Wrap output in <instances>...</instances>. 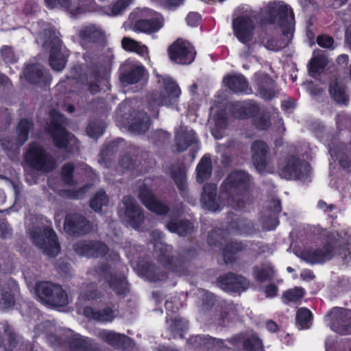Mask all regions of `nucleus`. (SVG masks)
<instances>
[{
  "label": "nucleus",
  "mask_w": 351,
  "mask_h": 351,
  "mask_svg": "<svg viewBox=\"0 0 351 351\" xmlns=\"http://www.w3.org/2000/svg\"><path fill=\"white\" fill-rule=\"evenodd\" d=\"M109 199L104 191L97 192L90 199V207L95 212L101 210L104 206L108 204Z\"/></svg>",
  "instance_id": "56"
},
{
  "label": "nucleus",
  "mask_w": 351,
  "mask_h": 351,
  "mask_svg": "<svg viewBox=\"0 0 351 351\" xmlns=\"http://www.w3.org/2000/svg\"><path fill=\"white\" fill-rule=\"evenodd\" d=\"M15 304V297L12 289L8 285H3L0 289V307L9 308Z\"/></svg>",
  "instance_id": "52"
},
{
  "label": "nucleus",
  "mask_w": 351,
  "mask_h": 351,
  "mask_svg": "<svg viewBox=\"0 0 351 351\" xmlns=\"http://www.w3.org/2000/svg\"><path fill=\"white\" fill-rule=\"evenodd\" d=\"M78 334L70 332L58 331L47 334V340L49 345L54 348H68L69 351L73 350L72 341L77 339Z\"/></svg>",
  "instance_id": "34"
},
{
  "label": "nucleus",
  "mask_w": 351,
  "mask_h": 351,
  "mask_svg": "<svg viewBox=\"0 0 351 351\" xmlns=\"http://www.w3.org/2000/svg\"><path fill=\"white\" fill-rule=\"evenodd\" d=\"M119 313V311L114 305L106 306L99 309L91 306L83 308V315L86 318L101 324L112 323L118 317Z\"/></svg>",
  "instance_id": "23"
},
{
  "label": "nucleus",
  "mask_w": 351,
  "mask_h": 351,
  "mask_svg": "<svg viewBox=\"0 0 351 351\" xmlns=\"http://www.w3.org/2000/svg\"><path fill=\"white\" fill-rule=\"evenodd\" d=\"M311 171V165L296 156H290L281 169L282 176L287 180H300L308 176Z\"/></svg>",
  "instance_id": "14"
},
{
  "label": "nucleus",
  "mask_w": 351,
  "mask_h": 351,
  "mask_svg": "<svg viewBox=\"0 0 351 351\" xmlns=\"http://www.w3.org/2000/svg\"><path fill=\"white\" fill-rule=\"evenodd\" d=\"M196 179L199 183L208 180L212 174V161L209 154H204L196 167Z\"/></svg>",
  "instance_id": "46"
},
{
  "label": "nucleus",
  "mask_w": 351,
  "mask_h": 351,
  "mask_svg": "<svg viewBox=\"0 0 351 351\" xmlns=\"http://www.w3.org/2000/svg\"><path fill=\"white\" fill-rule=\"evenodd\" d=\"M163 26L161 14L154 12L149 19H141L134 22L133 29L137 32L152 34L159 31Z\"/></svg>",
  "instance_id": "30"
},
{
  "label": "nucleus",
  "mask_w": 351,
  "mask_h": 351,
  "mask_svg": "<svg viewBox=\"0 0 351 351\" xmlns=\"http://www.w3.org/2000/svg\"><path fill=\"white\" fill-rule=\"evenodd\" d=\"M252 276L256 282L263 283L272 280L276 276V271L271 263H263L261 267L252 268Z\"/></svg>",
  "instance_id": "44"
},
{
  "label": "nucleus",
  "mask_w": 351,
  "mask_h": 351,
  "mask_svg": "<svg viewBox=\"0 0 351 351\" xmlns=\"http://www.w3.org/2000/svg\"><path fill=\"white\" fill-rule=\"evenodd\" d=\"M73 248L77 254L86 258L104 257L109 250L105 243L93 240L80 241L73 245Z\"/></svg>",
  "instance_id": "20"
},
{
  "label": "nucleus",
  "mask_w": 351,
  "mask_h": 351,
  "mask_svg": "<svg viewBox=\"0 0 351 351\" xmlns=\"http://www.w3.org/2000/svg\"><path fill=\"white\" fill-rule=\"evenodd\" d=\"M81 45L84 49L93 46L104 47L106 39L104 31L95 24H89L81 27L78 33Z\"/></svg>",
  "instance_id": "17"
},
{
  "label": "nucleus",
  "mask_w": 351,
  "mask_h": 351,
  "mask_svg": "<svg viewBox=\"0 0 351 351\" xmlns=\"http://www.w3.org/2000/svg\"><path fill=\"white\" fill-rule=\"evenodd\" d=\"M132 1V0H117L108 7L109 14L111 16L121 14Z\"/></svg>",
  "instance_id": "63"
},
{
  "label": "nucleus",
  "mask_w": 351,
  "mask_h": 351,
  "mask_svg": "<svg viewBox=\"0 0 351 351\" xmlns=\"http://www.w3.org/2000/svg\"><path fill=\"white\" fill-rule=\"evenodd\" d=\"M50 48L49 64L51 68L56 71H62L66 66L69 54L62 51V42L54 37Z\"/></svg>",
  "instance_id": "29"
},
{
  "label": "nucleus",
  "mask_w": 351,
  "mask_h": 351,
  "mask_svg": "<svg viewBox=\"0 0 351 351\" xmlns=\"http://www.w3.org/2000/svg\"><path fill=\"white\" fill-rule=\"evenodd\" d=\"M244 241L241 240H231L221 247V255L226 264L235 263L239 253L245 252Z\"/></svg>",
  "instance_id": "36"
},
{
  "label": "nucleus",
  "mask_w": 351,
  "mask_h": 351,
  "mask_svg": "<svg viewBox=\"0 0 351 351\" xmlns=\"http://www.w3.org/2000/svg\"><path fill=\"white\" fill-rule=\"evenodd\" d=\"M23 73L27 82L40 87L49 86L52 80L49 70L38 63L27 64Z\"/></svg>",
  "instance_id": "21"
},
{
  "label": "nucleus",
  "mask_w": 351,
  "mask_h": 351,
  "mask_svg": "<svg viewBox=\"0 0 351 351\" xmlns=\"http://www.w3.org/2000/svg\"><path fill=\"white\" fill-rule=\"evenodd\" d=\"M181 90L177 82L170 77H162V89L160 93H153L149 96L156 106H173L178 102Z\"/></svg>",
  "instance_id": "12"
},
{
  "label": "nucleus",
  "mask_w": 351,
  "mask_h": 351,
  "mask_svg": "<svg viewBox=\"0 0 351 351\" xmlns=\"http://www.w3.org/2000/svg\"><path fill=\"white\" fill-rule=\"evenodd\" d=\"M138 268L140 274L149 282L165 281L168 278L167 273L152 262L141 263Z\"/></svg>",
  "instance_id": "33"
},
{
  "label": "nucleus",
  "mask_w": 351,
  "mask_h": 351,
  "mask_svg": "<svg viewBox=\"0 0 351 351\" xmlns=\"http://www.w3.org/2000/svg\"><path fill=\"white\" fill-rule=\"evenodd\" d=\"M132 117L129 125L130 131L138 134H145L149 128L151 119L147 113L142 110H136L130 115Z\"/></svg>",
  "instance_id": "35"
},
{
  "label": "nucleus",
  "mask_w": 351,
  "mask_h": 351,
  "mask_svg": "<svg viewBox=\"0 0 351 351\" xmlns=\"http://www.w3.org/2000/svg\"><path fill=\"white\" fill-rule=\"evenodd\" d=\"M34 123L32 119L27 118H22L16 125V141L19 146L23 145L29 138V134L33 130Z\"/></svg>",
  "instance_id": "47"
},
{
  "label": "nucleus",
  "mask_w": 351,
  "mask_h": 351,
  "mask_svg": "<svg viewBox=\"0 0 351 351\" xmlns=\"http://www.w3.org/2000/svg\"><path fill=\"white\" fill-rule=\"evenodd\" d=\"M233 341H241L242 348L243 351H265L262 339L254 333L251 335L243 337L242 335H239L232 339L231 343Z\"/></svg>",
  "instance_id": "39"
},
{
  "label": "nucleus",
  "mask_w": 351,
  "mask_h": 351,
  "mask_svg": "<svg viewBox=\"0 0 351 351\" xmlns=\"http://www.w3.org/2000/svg\"><path fill=\"white\" fill-rule=\"evenodd\" d=\"M321 247L308 249L302 252V258L311 265L323 264L335 255L343 264L351 265V230L345 228L335 232L324 230L320 234Z\"/></svg>",
  "instance_id": "1"
},
{
  "label": "nucleus",
  "mask_w": 351,
  "mask_h": 351,
  "mask_svg": "<svg viewBox=\"0 0 351 351\" xmlns=\"http://www.w3.org/2000/svg\"><path fill=\"white\" fill-rule=\"evenodd\" d=\"M187 343L194 348H206L212 349L215 346L223 348V339L215 338L210 335H197L187 339Z\"/></svg>",
  "instance_id": "37"
},
{
  "label": "nucleus",
  "mask_w": 351,
  "mask_h": 351,
  "mask_svg": "<svg viewBox=\"0 0 351 351\" xmlns=\"http://www.w3.org/2000/svg\"><path fill=\"white\" fill-rule=\"evenodd\" d=\"M154 250L159 253L158 261L164 268L180 276L186 274L189 260L181 254L177 256L172 255V245L157 241L154 243Z\"/></svg>",
  "instance_id": "6"
},
{
  "label": "nucleus",
  "mask_w": 351,
  "mask_h": 351,
  "mask_svg": "<svg viewBox=\"0 0 351 351\" xmlns=\"http://www.w3.org/2000/svg\"><path fill=\"white\" fill-rule=\"evenodd\" d=\"M167 54L171 62L189 65L195 60L196 51L189 41L179 38L168 47Z\"/></svg>",
  "instance_id": "11"
},
{
  "label": "nucleus",
  "mask_w": 351,
  "mask_h": 351,
  "mask_svg": "<svg viewBox=\"0 0 351 351\" xmlns=\"http://www.w3.org/2000/svg\"><path fill=\"white\" fill-rule=\"evenodd\" d=\"M138 198L147 210L157 215H167L170 211L169 205L161 202L153 189L146 184L139 186Z\"/></svg>",
  "instance_id": "13"
},
{
  "label": "nucleus",
  "mask_w": 351,
  "mask_h": 351,
  "mask_svg": "<svg viewBox=\"0 0 351 351\" xmlns=\"http://www.w3.org/2000/svg\"><path fill=\"white\" fill-rule=\"evenodd\" d=\"M285 36L287 37V39L286 42H280L274 38H269L266 43V47L274 51H278L281 50L282 48L288 46V45L291 42V40L293 37V32H291V34H288V36Z\"/></svg>",
  "instance_id": "62"
},
{
  "label": "nucleus",
  "mask_w": 351,
  "mask_h": 351,
  "mask_svg": "<svg viewBox=\"0 0 351 351\" xmlns=\"http://www.w3.org/2000/svg\"><path fill=\"white\" fill-rule=\"evenodd\" d=\"M216 283L222 290L232 293L245 291L250 285V282L247 278L232 271L219 276L216 280Z\"/></svg>",
  "instance_id": "18"
},
{
  "label": "nucleus",
  "mask_w": 351,
  "mask_h": 351,
  "mask_svg": "<svg viewBox=\"0 0 351 351\" xmlns=\"http://www.w3.org/2000/svg\"><path fill=\"white\" fill-rule=\"evenodd\" d=\"M251 179L252 176L246 171H232L220 185L221 197H226L227 204L230 206L239 204L241 197L248 193Z\"/></svg>",
  "instance_id": "3"
},
{
  "label": "nucleus",
  "mask_w": 351,
  "mask_h": 351,
  "mask_svg": "<svg viewBox=\"0 0 351 351\" xmlns=\"http://www.w3.org/2000/svg\"><path fill=\"white\" fill-rule=\"evenodd\" d=\"M74 171L75 165L72 162L66 163L62 167L61 178L65 184L72 186L76 184L73 178Z\"/></svg>",
  "instance_id": "59"
},
{
  "label": "nucleus",
  "mask_w": 351,
  "mask_h": 351,
  "mask_svg": "<svg viewBox=\"0 0 351 351\" xmlns=\"http://www.w3.org/2000/svg\"><path fill=\"white\" fill-rule=\"evenodd\" d=\"M333 154L339 160L341 168L351 171V141L348 143H340L333 150Z\"/></svg>",
  "instance_id": "40"
},
{
  "label": "nucleus",
  "mask_w": 351,
  "mask_h": 351,
  "mask_svg": "<svg viewBox=\"0 0 351 351\" xmlns=\"http://www.w3.org/2000/svg\"><path fill=\"white\" fill-rule=\"evenodd\" d=\"M254 86L256 95L265 100H271L277 95L276 82L267 73H256Z\"/></svg>",
  "instance_id": "24"
},
{
  "label": "nucleus",
  "mask_w": 351,
  "mask_h": 351,
  "mask_svg": "<svg viewBox=\"0 0 351 351\" xmlns=\"http://www.w3.org/2000/svg\"><path fill=\"white\" fill-rule=\"evenodd\" d=\"M72 351H103L100 346L91 339L78 334L77 339L72 341Z\"/></svg>",
  "instance_id": "48"
},
{
  "label": "nucleus",
  "mask_w": 351,
  "mask_h": 351,
  "mask_svg": "<svg viewBox=\"0 0 351 351\" xmlns=\"http://www.w3.org/2000/svg\"><path fill=\"white\" fill-rule=\"evenodd\" d=\"M224 237L220 230H213L210 231L207 236V243L209 246L219 247L221 250Z\"/></svg>",
  "instance_id": "60"
},
{
  "label": "nucleus",
  "mask_w": 351,
  "mask_h": 351,
  "mask_svg": "<svg viewBox=\"0 0 351 351\" xmlns=\"http://www.w3.org/2000/svg\"><path fill=\"white\" fill-rule=\"evenodd\" d=\"M93 226L83 215L77 213H67L64 220L65 232L73 237L84 236L91 232Z\"/></svg>",
  "instance_id": "15"
},
{
  "label": "nucleus",
  "mask_w": 351,
  "mask_h": 351,
  "mask_svg": "<svg viewBox=\"0 0 351 351\" xmlns=\"http://www.w3.org/2000/svg\"><path fill=\"white\" fill-rule=\"evenodd\" d=\"M336 125L339 130L351 129V115L345 113H339L336 117Z\"/></svg>",
  "instance_id": "64"
},
{
  "label": "nucleus",
  "mask_w": 351,
  "mask_h": 351,
  "mask_svg": "<svg viewBox=\"0 0 351 351\" xmlns=\"http://www.w3.org/2000/svg\"><path fill=\"white\" fill-rule=\"evenodd\" d=\"M227 108L232 117L239 120L254 117L261 110L258 104L252 99L230 101L228 104Z\"/></svg>",
  "instance_id": "19"
},
{
  "label": "nucleus",
  "mask_w": 351,
  "mask_h": 351,
  "mask_svg": "<svg viewBox=\"0 0 351 351\" xmlns=\"http://www.w3.org/2000/svg\"><path fill=\"white\" fill-rule=\"evenodd\" d=\"M252 162L260 174H263L269 164V147L261 140H256L251 145Z\"/></svg>",
  "instance_id": "26"
},
{
  "label": "nucleus",
  "mask_w": 351,
  "mask_h": 351,
  "mask_svg": "<svg viewBox=\"0 0 351 351\" xmlns=\"http://www.w3.org/2000/svg\"><path fill=\"white\" fill-rule=\"evenodd\" d=\"M313 314L306 308H300L298 310L295 316V324L300 330L308 329L312 324Z\"/></svg>",
  "instance_id": "51"
},
{
  "label": "nucleus",
  "mask_w": 351,
  "mask_h": 351,
  "mask_svg": "<svg viewBox=\"0 0 351 351\" xmlns=\"http://www.w3.org/2000/svg\"><path fill=\"white\" fill-rule=\"evenodd\" d=\"M232 229L240 234L250 235L254 232V226L252 221L245 219H237L232 221Z\"/></svg>",
  "instance_id": "53"
},
{
  "label": "nucleus",
  "mask_w": 351,
  "mask_h": 351,
  "mask_svg": "<svg viewBox=\"0 0 351 351\" xmlns=\"http://www.w3.org/2000/svg\"><path fill=\"white\" fill-rule=\"evenodd\" d=\"M104 292L99 289L97 283L91 282L88 283L84 289L80 293V298L83 302L95 303L104 298Z\"/></svg>",
  "instance_id": "45"
},
{
  "label": "nucleus",
  "mask_w": 351,
  "mask_h": 351,
  "mask_svg": "<svg viewBox=\"0 0 351 351\" xmlns=\"http://www.w3.org/2000/svg\"><path fill=\"white\" fill-rule=\"evenodd\" d=\"M244 243L245 251H247L248 254L255 259L268 252L270 250L269 244L261 241L250 240L244 241Z\"/></svg>",
  "instance_id": "49"
},
{
  "label": "nucleus",
  "mask_w": 351,
  "mask_h": 351,
  "mask_svg": "<svg viewBox=\"0 0 351 351\" xmlns=\"http://www.w3.org/2000/svg\"><path fill=\"white\" fill-rule=\"evenodd\" d=\"M86 131L90 137L97 138L103 134L104 128L100 121L92 120L86 127Z\"/></svg>",
  "instance_id": "61"
},
{
  "label": "nucleus",
  "mask_w": 351,
  "mask_h": 351,
  "mask_svg": "<svg viewBox=\"0 0 351 351\" xmlns=\"http://www.w3.org/2000/svg\"><path fill=\"white\" fill-rule=\"evenodd\" d=\"M329 94L331 98L339 104L348 105L349 97L346 93V86L339 82L338 79H335L330 82Z\"/></svg>",
  "instance_id": "42"
},
{
  "label": "nucleus",
  "mask_w": 351,
  "mask_h": 351,
  "mask_svg": "<svg viewBox=\"0 0 351 351\" xmlns=\"http://www.w3.org/2000/svg\"><path fill=\"white\" fill-rule=\"evenodd\" d=\"M36 293L44 304L49 306L62 307L68 304V297L62 286L48 281L36 283Z\"/></svg>",
  "instance_id": "8"
},
{
  "label": "nucleus",
  "mask_w": 351,
  "mask_h": 351,
  "mask_svg": "<svg viewBox=\"0 0 351 351\" xmlns=\"http://www.w3.org/2000/svg\"><path fill=\"white\" fill-rule=\"evenodd\" d=\"M305 291L302 287H295L284 291L282 300L285 304L300 302L304 296Z\"/></svg>",
  "instance_id": "54"
},
{
  "label": "nucleus",
  "mask_w": 351,
  "mask_h": 351,
  "mask_svg": "<svg viewBox=\"0 0 351 351\" xmlns=\"http://www.w3.org/2000/svg\"><path fill=\"white\" fill-rule=\"evenodd\" d=\"M201 202L205 209L212 212L220 211L223 206L228 205L226 197H221V186L219 195H217V186L213 182L204 184L201 195Z\"/></svg>",
  "instance_id": "16"
},
{
  "label": "nucleus",
  "mask_w": 351,
  "mask_h": 351,
  "mask_svg": "<svg viewBox=\"0 0 351 351\" xmlns=\"http://www.w3.org/2000/svg\"><path fill=\"white\" fill-rule=\"evenodd\" d=\"M89 75L88 71L84 72V65L82 64H75L70 70V75L69 77L75 80L81 84L88 83V76Z\"/></svg>",
  "instance_id": "58"
},
{
  "label": "nucleus",
  "mask_w": 351,
  "mask_h": 351,
  "mask_svg": "<svg viewBox=\"0 0 351 351\" xmlns=\"http://www.w3.org/2000/svg\"><path fill=\"white\" fill-rule=\"evenodd\" d=\"M27 165L37 171H51L57 166L53 157L48 154L44 147L37 142L29 144L24 154Z\"/></svg>",
  "instance_id": "7"
},
{
  "label": "nucleus",
  "mask_w": 351,
  "mask_h": 351,
  "mask_svg": "<svg viewBox=\"0 0 351 351\" xmlns=\"http://www.w3.org/2000/svg\"><path fill=\"white\" fill-rule=\"evenodd\" d=\"M95 276L99 282L104 280L118 295H125L128 292L125 278L112 272V267L106 262L100 263L93 269Z\"/></svg>",
  "instance_id": "10"
},
{
  "label": "nucleus",
  "mask_w": 351,
  "mask_h": 351,
  "mask_svg": "<svg viewBox=\"0 0 351 351\" xmlns=\"http://www.w3.org/2000/svg\"><path fill=\"white\" fill-rule=\"evenodd\" d=\"M332 316L331 328L333 331L342 335L351 334V311L334 308Z\"/></svg>",
  "instance_id": "27"
},
{
  "label": "nucleus",
  "mask_w": 351,
  "mask_h": 351,
  "mask_svg": "<svg viewBox=\"0 0 351 351\" xmlns=\"http://www.w3.org/2000/svg\"><path fill=\"white\" fill-rule=\"evenodd\" d=\"M166 228L170 232L177 234L180 237L190 235L194 230L193 223L186 219L180 220L171 219L166 224Z\"/></svg>",
  "instance_id": "38"
},
{
  "label": "nucleus",
  "mask_w": 351,
  "mask_h": 351,
  "mask_svg": "<svg viewBox=\"0 0 351 351\" xmlns=\"http://www.w3.org/2000/svg\"><path fill=\"white\" fill-rule=\"evenodd\" d=\"M97 338L115 350H125L130 345L131 338L114 330L101 329L97 334Z\"/></svg>",
  "instance_id": "28"
},
{
  "label": "nucleus",
  "mask_w": 351,
  "mask_h": 351,
  "mask_svg": "<svg viewBox=\"0 0 351 351\" xmlns=\"http://www.w3.org/2000/svg\"><path fill=\"white\" fill-rule=\"evenodd\" d=\"M169 314L167 316V322L169 324L168 329L170 331L173 338L179 337L180 339L184 338L185 333L189 329V322L183 318L176 317L174 318L169 319Z\"/></svg>",
  "instance_id": "43"
},
{
  "label": "nucleus",
  "mask_w": 351,
  "mask_h": 351,
  "mask_svg": "<svg viewBox=\"0 0 351 351\" xmlns=\"http://www.w3.org/2000/svg\"><path fill=\"white\" fill-rule=\"evenodd\" d=\"M123 204L125 207V217L127 221L134 229H139L145 219L142 208L137 204L136 199L132 195L124 196Z\"/></svg>",
  "instance_id": "25"
},
{
  "label": "nucleus",
  "mask_w": 351,
  "mask_h": 351,
  "mask_svg": "<svg viewBox=\"0 0 351 351\" xmlns=\"http://www.w3.org/2000/svg\"><path fill=\"white\" fill-rule=\"evenodd\" d=\"M223 81L234 93L250 95L253 92L247 79L241 73L228 75L223 77Z\"/></svg>",
  "instance_id": "31"
},
{
  "label": "nucleus",
  "mask_w": 351,
  "mask_h": 351,
  "mask_svg": "<svg viewBox=\"0 0 351 351\" xmlns=\"http://www.w3.org/2000/svg\"><path fill=\"white\" fill-rule=\"evenodd\" d=\"M145 73V68L142 65H132L123 69L120 75L119 79L123 84L128 85L138 83Z\"/></svg>",
  "instance_id": "41"
},
{
  "label": "nucleus",
  "mask_w": 351,
  "mask_h": 351,
  "mask_svg": "<svg viewBox=\"0 0 351 351\" xmlns=\"http://www.w3.org/2000/svg\"><path fill=\"white\" fill-rule=\"evenodd\" d=\"M257 20L261 27L278 25L282 29V35L288 36L292 32L291 21L294 20V14L288 5L274 1L261 10Z\"/></svg>",
  "instance_id": "2"
},
{
  "label": "nucleus",
  "mask_w": 351,
  "mask_h": 351,
  "mask_svg": "<svg viewBox=\"0 0 351 351\" xmlns=\"http://www.w3.org/2000/svg\"><path fill=\"white\" fill-rule=\"evenodd\" d=\"M176 153H182L189 147L198 143L199 140L197 134L193 130H181L175 134L174 138Z\"/></svg>",
  "instance_id": "32"
},
{
  "label": "nucleus",
  "mask_w": 351,
  "mask_h": 351,
  "mask_svg": "<svg viewBox=\"0 0 351 351\" xmlns=\"http://www.w3.org/2000/svg\"><path fill=\"white\" fill-rule=\"evenodd\" d=\"M50 121L45 127V131L51 137L53 145L58 149H65L68 152L69 143L74 139V134L66 128V118L58 110L53 109L49 112Z\"/></svg>",
  "instance_id": "4"
},
{
  "label": "nucleus",
  "mask_w": 351,
  "mask_h": 351,
  "mask_svg": "<svg viewBox=\"0 0 351 351\" xmlns=\"http://www.w3.org/2000/svg\"><path fill=\"white\" fill-rule=\"evenodd\" d=\"M123 139L119 138L104 145L99 154V160L104 163L110 162L119 151V145Z\"/></svg>",
  "instance_id": "50"
},
{
  "label": "nucleus",
  "mask_w": 351,
  "mask_h": 351,
  "mask_svg": "<svg viewBox=\"0 0 351 351\" xmlns=\"http://www.w3.org/2000/svg\"><path fill=\"white\" fill-rule=\"evenodd\" d=\"M33 244L42 252L50 257L55 258L60 252V245L55 230L50 226H35L29 232Z\"/></svg>",
  "instance_id": "5"
},
{
  "label": "nucleus",
  "mask_w": 351,
  "mask_h": 351,
  "mask_svg": "<svg viewBox=\"0 0 351 351\" xmlns=\"http://www.w3.org/2000/svg\"><path fill=\"white\" fill-rule=\"evenodd\" d=\"M327 65L326 58L324 56H317L311 59L308 62V73L311 76H314Z\"/></svg>",
  "instance_id": "57"
},
{
  "label": "nucleus",
  "mask_w": 351,
  "mask_h": 351,
  "mask_svg": "<svg viewBox=\"0 0 351 351\" xmlns=\"http://www.w3.org/2000/svg\"><path fill=\"white\" fill-rule=\"evenodd\" d=\"M234 35L243 44H248L253 39L255 26L247 15H241L232 20Z\"/></svg>",
  "instance_id": "22"
},
{
  "label": "nucleus",
  "mask_w": 351,
  "mask_h": 351,
  "mask_svg": "<svg viewBox=\"0 0 351 351\" xmlns=\"http://www.w3.org/2000/svg\"><path fill=\"white\" fill-rule=\"evenodd\" d=\"M171 177L176 184L180 192L184 191L187 189L186 173L182 167L170 169Z\"/></svg>",
  "instance_id": "55"
},
{
  "label": "nucleus",
  "mask_w": 351,
  "mask_h": 351,
  "mask_svg": "<svg viewBox=\"0 0 351 351\" xmlns=\"http://www.w3.org/2000/svg\"><path fill=\"white\" fill-rule=\"evenodd\" d=\"M84 58L90 62L87 64V71L89 74L88 76V89L91 94H95L104 89V86H108V71L106 65L99 61L95 60L90 57L88 53L84 54Z\"/></svg>",
  "instance_id": "9"
}]
</instances>
